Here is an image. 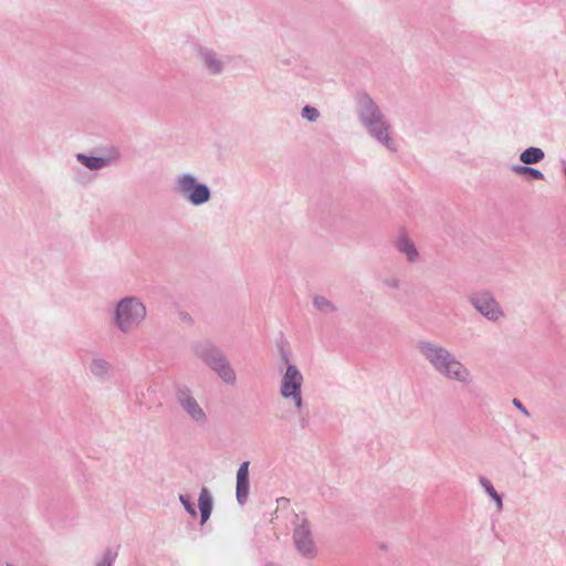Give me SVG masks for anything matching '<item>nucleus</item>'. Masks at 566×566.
Wrapping results in <instances>:
<instances>
[{
	"label": "nucleus",
	"mask_w": 566,
	"mask_h": 566,
	"mask_svg": "<svg viewBox=\"0 0 566 566\" xmlns=\"http://www.w3.org/2000/svg\"><path fill=\"white\" fill-rule=\"evenodd\" d=\"M481 483L484 486L488 494L495 500L497 509L499 510L502 509V500H501L500 495L496 493V491L494 490V488L492 486V484L489 481H486L485 479H482Z\"/></svg>",
	"instance_id": "obj_16"
},
{
	"label": "nucleus",
	"mask_w": 566,
	"mask_h": 566,
	"mask_svg": "<svg viewBox=\"0 0 566 566\" xmlns=\"http://www.w3.org/2000/svg\"><path fill=\"white\" fill-rule=\"evenodd\" d=\"M146 315L145 306L136 298H126L118 304L117 323L123 331H128L138 325Z\"/></svg>",
	"instance_id": "obj_2"
},
{
	"label": "nucleus",
	"mask_w": 566,
	"mask_h": 566,
	"mask_svg": "<svg viewBox=\"0 0 566 566\" xmlns=\"http://www.w3.org/2000/svg\"><path fill=\"white\" fill-rule=\"evenodd\" d=\"M475 308L485 317L497 321L502 316V312L497 303L488 295L476 296L472 300Z\"/></svg>",
	"instance_id": "obj_6"
},
{
	"label": "nucleus",
	"mask_w": 566,
	"mask_h": 566,
	"mask_svg": "<svg viewBox=\"0 0 566 566\" xmlns=\"http://www.w3.org/2000/svg\"><path fill=\"white\" fill-rule=\"evenodd\" d=\"M179 401L188 415L196 421H205L206 413L195 398L187 394L180 396Z\"/></svg>",
	"instance_id": "obj_9"
},
{
	"label": "nucleus",
	"mask_w": 566,
	"mask_h": 566,
	"mask_svg": "<svg viewBox=\"0 0 566 566\" xmlns=\"http://www.w3.org/2000/svg\"><path fill=\"white\" fill-rule=\"evenodd\" d=\"M249 495V462H243L237 473V499L244 503Z\"/></svg>",
	"instance_id": "obj_7"
},
{
	"label": "nucleus",
	"mask_w": 566,
	"mask_h": 566,
	"mask_svg": "<svg viewBox=\"0 0 566 566\" xmlns=\"http://www.w3.org/2000/svg\"><path fill=\"white\" fill-rule=\"evenodd\" d=\"M206 360L224 381L232 382L234 380L235 377L233 370L228 366L221 355H211L207 357Z\"/></svg>",
	"instance_id": "obj_8"
},
{
	"label": "nucleus",
	"mask_w": 566,
	"mask_h": 566,
	"mask_svg": "<svg viewBox=\"0 0 566 566\" xmlns=\"http://www.w3.org/2000/svg\"><path fill=\"white\" fill-rule=\"evenodd\" d=\"M180 501L182 502V504L185 505L186 510L191 514V515H196V511L192 506V504H190L188 502V500L184 496V495H180Z\"/></svg>",
	"instance_id": "obj_19"
},
{
	"label": "nucleus",
	"mask_w": 566,
	"mask_h": 566,
	"mask_svg": "<svg viewBox=\"0 0 566 566\" xmlns=\"http://www.w3.org/2000/svg\"><path fill=\"white\" fill-rule=\"evenodd\" d=\"M513 170L520 176L530 175L534 179H543L544 178V175L539 170L531 168V167L517 165V166L513 167Z\"/></svg>",
	"instance_id": "obj_14"
},
{
	"label": "nucleus",
	"mask_w": 566,
	"mask_h": 566,
	"mask_svg": "<svg viewBox=\"0 0 566 566\" xmlns=\"http://www.w3.org/2000/svg\"><path fill=\"white\" fill-rule=\"evenodd\" d=\"M178 190L193 205H201L210 198L209 189L205 185L197 184L195 178L189 175H185L179 179Z\"/></svg>",
	"instance_id": "obj_4"
},
{
	"label": "nucleus",
	"mask_w": 566,
	"mask_h": 566,
	"mask_svg": "<svg viewBox=\"0 0 566 566\" xmlns=\"http://www.w3.org/2000/svg\"><path fill=\"white\" fill-rule=\"evenodd\" d=\"M302 384L303 376L301 371L293 365L287 366L281 382V395L285 399H292L296 408L302 406Z\"/></svg>",
	"instance_id": "obj_3"
},
{
	"label": "nucleus",
	"mask_w": 566,
	"mask_h": 566,
	"mask_svg": "<svg viewBox=\"0 0 566 566\" xmlns=\"http://www.w3.org/2000/svg\"><path fill=\"white\" fill-rule=\"evenodd\" d=\"M77 157L82 161V164L88 167L90 169H98L105 165V160L102 158L87 157L84 155H78Z\"/></svg>",
	"instance_id": "obj_15"
},
{
	"label": "nucleus",
	"mask_w": 566,
	"mask_h": 566,
	"mask_svg": "<svg viewBox=\"0 0 566 566\" xmlns=\"http://www.w3.org/2000/svg\"><path fill=\"white\" fill-rule=\"evenodd\" d=\"M544 158V151L541 148L536 147H530L526 150H524L520 159L525 165L536 164L541 161Z\"/></svg>",
	"instance_id": "obj_12"
},
{
	"label": "nucleus",
	"mask_w": 566,
	"mask_h": 566,
	"mask_svg": "<svg viewBox=\"0 0 566 566\" xmlns=\"http://www.w3.org/2000/svg\"><path fill=\"white\" fill-rule=\"evenodd\" d=\"M199 510L201 512V523H205L209 518L212 510L211 496L207 489L201 490L199 496Z\"/></svg>",
	"instance_id": "obj_11"
},
{
	"label": "nucleus",
	"mask_w": 566,
	"mask_h": 566,
	"mask_svg": "<svg viewBox=\"0 0 566 566\" xmlns=\"http://www.w3.org/2000/svg\"><path fill=\"white\" fill-rule=\"evenodd\" d=\"M294 541L297 551L305 557L316 556L317 549L312 539L310 528L306 523H302L294 532Z\"/></svg>",
	"instance_id": "obj_5"
},
{
	"label": "nucleus",
	"mask_w": 566,
	"mask_h": 566,
	"mask_svg": "<svg viewBox=\"0 0 566 566\" xmlns=\"http://www.w3.org/2000/svg\"><path fill=\"white\" fill-rule=\"evenodd\" d=\"M206 62L208 67L213 72L217 73L220 71V65L214 60H212L210 56L206 57Z\"/></svg>",
	"instance_id": "obj_18"
},
{
	"label": "nucleus",
	"mask_w": 566,
	"mask_h": 566,
	"mask_svg": "<svg viewBox=\"0 0 566 566\" xmlns=\"http://www.w3.org/2000/svg\"><path fill=\"white\" fill-rule=\"evenodd\" d=\"M421 352L439 371L449 378H453L459 381L468 380V369L461 363L453 359L443 348L431 344H424L421 346Z\"/></svg>",
	"instance_id": "obj_1"
},
{
	"label": "nucleus",
	"mask_w": 566,
	"mask_h": 566,
	"mask_svg": "<svg viewBox=\"0 0 566 566\" xmlns=\"http://www.w3.org/2000/svg\"><path fill=\"white\" fill-rule=\"evenodd\" d=\"M513 403L518 408L521 409L525 415H527L528 412L526 411L525 408H523V406L521 405V402L517 400V399H514L513 400Z\"/></svg>",
	"instance_id": "obj_20"
},
{
	"label": "nucleus",
	"mask_w": 566,
	"mask_h": 566,
	"mask_svg": "<svg viewBox=\"0 0 566 566\" xmlns=\"http://www.w3.org/2000/svg\"><path fill=\"white\" fill-rule=\"evenodd\" d=\"M398 248L400 251L407 254L410 261H413L417 258V251L413 244L408 239H400L398 242Z\"/></svg>",
	"instance_id": "obj_13"
},
{
	"label": "nucleus",
	"mask_w": 566,
	"mask_h": 566,
	"mask_svg": "<svg viewBox=\"0 0 566 566\" xmlns=\"http://www.w3.org/2000/svg\"><path fill=\"white\" fill-rule=\"evenodd\" d=\"M303 116L308 120H315L318 117V112L311 106H305L303 108Z\"/></svg>",
	"instance_id": "obj_17"
},
{
	"label": "nucleus",
	"mask_w": 566,
	"mask_h": 566,
	"mask_svg": "<svg viewBox=\"0 0 566 566\" xmlns=\"http://www.w3.org/2000/svg\"><path fill=\"white\" fill-rule=\"evenodd\" d=\"M369 130L374 134L380 142H382L387 147H391L389 144V138L387 134L386 125L380 120L379 115L376 113H371V116L368 120Z\"/></svg>",
	"instance_id": "obj_10"
}]
</instances>
